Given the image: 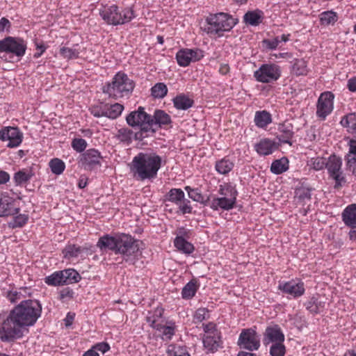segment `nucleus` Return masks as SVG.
<instances>
[{
	"label": "nucleus",
	"instance_id": "obj_1",
	"mask_svg": "<svg viewBox=\"0 0 356 356\" xmlns=\"http://www.w3.org/2000/svg\"><path fill=\"white\" fill-rule=\"evenodd\" d=\"M42 309L37 300H22L0 323V340L10 343L22 339L41 316Z\"/></svg>",
	"mask_w": 356,
	"mask_h": 356
},
{
	"label": "nucleus",
	"instance_id": "obj_2",
	"mask_svg": "<svg viewBox=\"0 0 356 356\" xmlns=\"http://www.w3.org/2000/svg\"><path fill=\"white\" fill-rule=\"evenodd\" d=\"M188 197L195 202L204 206H209L212 210L229 211L236 203L238 191L235 186L231 183H224L219 186L218 193L219 196L211 195L205 197L197 188H193L189 186L184 187Z\"/></svg>",
	"mask_w": 356,
	"mask_h": 356
},
{
	"label": "nucleus",
	"instance_id": "obj_3",
	"mask_svg": "<svg viewBox=\"0 0 356 356\" xmlns=\"http://www.w3.org/2000/svg\"><path fill=\"white\" fill-rule=\"evenodd\" d=\"M162 166V158L155 152H140L131 161L130 170L138 181H152L156 178Z\"/></svg>",
	"mask_w": 356,
	"mask_h": 356
},
{
	"label": "nucleus",
	"instance_id": "obj_4",
	"mask_svg": "<svg viewBox=\"0 0 356 356\" xmlns=\"http://www.w3.org/2000/svg\"><path fill=\"white\" fill-rule=\"evenodd\" d=\"M204 31L211 36L222 37L237 24V19L225 13L211 14L206 18Z\"/></svg>",
	"mask_w": 356,
	"mask_h": 356
},
{
	"label": "nucleus",
	"instance_id": "obj_5",
	"mask_svg": "<svg viewBox=\"0 0 356 356\" xmlns=\"http://www.w3.org/2000/svg\"><path fill=\"white\" fill-rule=\"evenodd\" d=\"M134 88V83L128 76L118 72L111 82L106 83L103 87V92L110 98L118 99L129 95Z\"/></svg>",
	"mask_w": 356,
	"mask_h": 356
},
{
	"label": "nucleus",
	"instance_id": "obj_6",
	"mask_svg": "<svg viewBox=\"0 0 356 356\" xmlns=\"http://www.w3.org/2000/svg\"><path fill=\"white\" fill-rule=\"evenodd\" d=\"M99 15L107 24L113 26L124 24L135 17L131 8L120 10L115 4L102 6L99 9Z\"/></svg>",
	"mask_w": 356,
	"mask_h": 356
},
{
	"label": "nucleus",
	"instance_id": "obj_7",
	"mask_svg": "<svg viewBox=\"0 0 356 356\" xmlns=\"http://www.w3.org/2000/svg\"><path fill=\"white\" fill-rule=\"evenodd\" d=\"M164 210L173 213L175 209L170 207V203H173L178 207L179 211L182 214L191 213L193 207L191 202L185 197L184 192L181 188H171L164 195Z\"/></svg>",
	"mask_w": 356,
	"mask_h": 356
},
{
	"label": "nucleus",
	"instance_id": "obj_8",
	"mask_svg": "<svg viewBox=\"0 0 356 356\" xmlns=\"http://www.w3.org/2000/svg\"><path fill=\"white\" fill-rule=\"evenodd\" d=\"M142 245L141 241L135 239L131 235L120 234L117 254H122L125 261L133 263L134 258L139 253Z\"/></svg>",
	"mask_w": 356,
	"mask_h": 356
},
{
	"label": "nucleus",
	"instance_id": "obj_9",
	"mask_svg": "<svg viewBox=\"0 0 356 356\" xmlns=\"http://www.w3.org/2000/svg\"><path fill=\"white\" fill-rule=\"evenodd\" d=\"M126 121L130 127L140 129L142 133L154 134V130L151 128L152 115L147 113L142 106L131 111L126 117Z\"/></svg>",
	"mask_w": 356,
	"mask_h": 356
},
{
	"label": "nucleus",
	"instance_id": "obj_10",
	"mask_svg": "<svg viewBox=\"0 0 356 356\" xmlns=\"http://www.w3.org/2000/svg\"><path fill=\"white\" fill-rule=\"evenodd\" d=\"M26 42L22 38L8 36L0 40V52L8 53L22 58L25 55Z\"/></svg>",
	"mask_w": 356,
	"mask_h": 356
},
{
	"label": "nucleus",
	"instance_id": "obj_11",
	"mask_svg": "<svg viewBox=\"0 0 356 356\" xmlns=\"http://www.w3.org/2000/svg\"><path fill=\"white\" fill-rule=\"evenodd\" d=\"M280 76V67L274 63L263 64L254 72L256 81L263 83L276 81Z\"/></svg>",
	"mask_w": 356,
	"mask_h": 356
},
{
	"label": "nucleus",
	"instance_id": "obj_12",
	"mask_svg": "<svg viewBox=\"0 0 356 356\" xmlns=\"http://www.w3.org/2000/svg\"><path fill=\"white\" fill-rule=\"evenodd\" d=\"M237 345L249 351L257 350L260 347V336L255 328L243 329L239 334Z\"/></svg>",
	"mask_w": 356,
	"mask_h": 356
},
{
	"label": "nucleus",
	"instance_id": "obj_13",
	"mask_svg": "<svg viewBox=\"0 0 356 356\" xmlns=\"http://www.w3.org/2000/svg\"><path fill=\"white\" fill-rule=\"evenodd\" d=\"M334 95L330 91L322 92L316 104V116L321 120H325L334 108Z\"/></svg>",
	"mask_w": 356,
	"mask_h": 356
},
{
	"label": "nucleus",
	"instance_id": "obj_14",
	"mask_svg": "<svg viewBox=\"0 0 356 356\" xmlns=\"http://www.w3.org/2000/svg\"><path fill=\"white\" fill-rule=\"evenodd\" d=\"M22 140L23 133L18 127H5L0 129V140L8 141V147L15 148L19 146Z\"/></svg>",
	"mask_w": 356,
	"mask_h": 356
},
{
	"label": "nucleus",
	"instance_id": "obj_15",
	"mask_svg": "<svg viewBox=\"0 0 356 356\" xmlns=\"http://www.w3.org/2000/svg\"><path fill=\"white\" fill-rule=\"evenodd\" d=\"M102 156L97 149L91 148L80 155L79 164L86 170H92L101 165Z\"/></svg>",
	"mask_w": 356,
	"mask_h": 356
},
{
	"label": "nucleus",
	"instance_id": "obj_16",
	"mask_svg": "<svg viewBox=\"0 0 356 356\" xmlns=\"http://www.w3.org/2000/svg\"><path fill=\"white\" fill-rule=\"evenodd\" d=\"M341 159L336 155H332L327 159L326 168L330 175L335 180V187L341 186L343 180L341 172Z\"/></svg>",
	"mask_w": 356,
	"mask_h": 356
},
{
	"label": "nucleus",
	"instance_id": "obj_17",
	"mask_svg": "<svg viewBox=\"0 0 356 356\" xmlns=\"http://www.w3.org/2000/svg\"><path fill=\"white\" fill-rule=\"evenodd\" d=\"M284 334L277 325L268 326L264 333L263 343L265 346L284 341Z\"/></svg>",
	"mask_w": 356,
	"mask_h": 356
},
{
	"label": "nucleus",
	"instance_id": "obj_18",
	"mask_svg": "<svg viewBox=\"0 0 356 356\" xmlns=\"http://www.w3.org/2000/svg\"><path fill=\"white\" fill-rule=\"evenodd\" d=\"M278 289L283 293L290 295L293 298L302 296L305 293L303 282H296L293 280L280 283Z\"/></svg>",
	"mask_w": 356,
	"mask_h": 356
},
{
	"label": "nucleus",
	"instance_id": "obj_19",
	"mask_svg": "<svg viewBox=\"0 0 356 356\" xmlns=\"http://www.w3.org/2000/svg\"><path fill=\"white\" fill-rule=\"evenodd\" d=\"M118 242L119 234L115 236L105 234L99 238L96 246L99 248L102 252L111 250L114 252L115 254H117Z\"/></svg>",
	"mask_w": 356,
	"mask_h": 356
},
{
	"label": "nucleus",
	"instance_id": "obj_20",
	"mask_svg": "<svg viewBox=\"0 0 356 356\" xmlns=\"http://www.w3.org/2000/svg\"><path fill=\"white\" fill-rule=\"evenodd\" d=\"M20 211L19 207H15V200L9 196L0 197V217L15 216Z\"/></svg>",
	"mask_w": 356,
	"mask_h": 356
},
{
	"label": "nucleus",
	"instance_id": "obj_21",
	"mask_svg": "<svg viewBox=\"0 0 356 356\" xmlns=\"http://www.w3.org/2000/svg\"><path fill=\"white\" fill-rule=\"evenodd\" d=\"M280 135L277 138L282 143L292 145L291 140L294 135L293 125L289 122H284L278 125Z\"/></svg>",
	"mask_w": 356,
	"mask_h": 356
},
{
	"label": "nucleus",
	"instance_id": "obj_22",
	"mask_svg": "<svg viewBox=\"0 0 356 356\" xmlns=\"http://www.w3.org/2000/svg\"><path fill=\"white\" fill-rule=\"evenodd\" d=\"M171 122V118L168 113L162 110H156L152 116L151 128L154 134L158 128L170 124Z\"/></svg>",
	"mask_w": 356,
	"mask_h": 356
},
{
	"label": "nucleus",
	"instance_id": "obj_23",
	"mask_svg": "<svg viewBox=\"0 0 356 356\" xmlns=\"http://www.w3.org/2000/svg\"><path fill=\"white\" fill-rule=\"evenodd\" d=\"M154 330L161 334V339L163 341H170L175 334L177 325L174 321H168L165 325L161 323L159 325H156Z\"/></svg>",
	"mask_w": 356,
	"mask_h": 356
},
{
	"label": "nucleus",
	"instance_id": "obj_24",
	"mask_svg": "<svg viewBox=\"0 0 356 356\" xmlns=\"http://www.w3.org/2000/svg\"><path fill=\"white\" fill-rule=\"evenodd\" d=\"M276 149L275 143L268 138L261 139L254 145L255 151L261 156L271 154Z\"/></svg>",
	"mask_w": 356,
	"mask_h": 356
},
{
	"label": "nucleus",
	"instance_id": "obj_25",
	"mask_svg": "<svg viewBox=\"0 0 356 356\" xmlns=\"http://www.w3.org/2000/svg\"><path fill=\"white\" fill-rule=\"evenodd\" d=\"M342 220L344 224L353 229L356 228V204H352L345 208L342 212Z\"/></svg>",
	"mask_w": 356,
	"mask_h": 356
},
{
	"label": "nucleus",
	"instance_id": "obj_26",
	"mask_svg": "<svg viewBox=\"0 0 356 356\" xmlns=\"http://www.w3.org/2000/svg\"><path fill=\"white\" fill-rule=\"evenodd\" d=\"M234 167V161L228 156L217 160L215 163V170L218 174L222 175H227L233 170Z\"/></svg>",
	"mask_w": 356,
	"mask_h": 356
},
{
	"label": "nucleus",
	"instance_id": "obj_27",
	"mask_svg": "<svg viewBox=\"0 0 356 356\" xmlns=\"http://www.w3.org/2000/svg\"><path fill=\"white\" fill-rule=\"evenodd\" d=\"M34 175L31 168H23L14 174L13 181L16 186H22L27 184Z\"/></svg>",
	"mask_w": 356,
	"mask_h": 356
},
{
	"label": "nucleus",
	"instance_id": "obj_28",
	"mask_svg": "<svg viewBox=\"0 0 356 356\" xmlns=\"http://www.w3.org/2000/svg\"><path fill=\"white\" fill-rule=\"evenodd\" d=\"M203 344L208 351L214 353L218 350L220 345V339L218 333L214 334H204Z\"/></svg>",
	"mask_w": 356,
	"mask_h": 356
},
{
	"label": "nucleus",
	"instance_id": "obj_29",
	"mask_svg": "<svg viewBox=\"0 0 356 356\" xmlns=\"http://www.w3.org/2000/svg\"><path fill=\"white\" fill-rule=\"evenodd\" d=\"M174 106L178 110L186 111L191 108L194 104L193 99L190 98L185 94H179L173 99Z\"/></svg>",
	"mask_w": 356,
	"mask_h": 356
},
{
	"label": "nucleus",
	"instance_id": "obj_30",
	"mask_svg": "<svg viewBox=\"0 0 356 356\" xmlns=\"http://www.w3.org/2000/svg\"><path fill=\"white\" fill-rule=\"evenodd\" d=\"M254 122L257 127L264 129L272 122V115L265 110L256 111Z\"/></svg>",
	"mask_w": 356,
	"mask_h": 356
},
{
	"label": "nucleus",
	"instance_id": "obj_31",
	"mask_svg": "<svg viewBox=\"0 0 356 356\" xmlns=\"http://www.w3.org/2000/svg\"><path fill=\"white\" fill-rule=\"evenodd\" d=\"M263 18V12L259 10H255L248 11L243 16V21L247 24L256 26L261 23Z\"/></svg>",
	"mask_w": 356,
	"mask_h": 356
},
{
	"label": "nucleus",
	"instance_id": "obj_32",
	"mask_svg": "<svg viewBox=\"0 0 356 356\" xmlns=\"http://www.w3.org/2000/svg\"><path fill=\"white\" fill-rule=\"evenodd\" d=\"M86 247L78 246L74 244H68L63 250V257L67 259L77 258L82 252L87 250Z\"/></svg>",
	"mask_w": 356,
	"mask_h": 356
},
{
	"label": "nucleus",
	"instance_id": "obj_33",
	"mask_svg": "<svg viewBox=\"0 0 356 356\" xmlns=\"http://www.w3.org/2000/svg\"><path fill=\"white\" fill-rule=\"evenodd\" d=\"M60 56L65 59H76L80 54V47L78 44H74L72 47H61L59 49Z\"/></svg>",
	"mask_w": 356,
	"mask_h": 356
},
{
	"label": "nucleus",
	"instance_id": "obj_34",
	"mask_svg": "<svg viewBox=\"0 0 356 356\" xmlns=\"http://www.w3.org/2000/svg\"><path fill=\"white\" fill-rule=\"evenodd\" d=\"M174 245L179 251L187 254L192 253L195 250L192 243L181 237H176L175 238Z\"/></svg>",
	"mask_w": 356,
	"mask_h": 356
},
{
	"label": "nucleus",
	"instance_id": "obj_35",
	"mask_svg": "<svg viewBox=\"0 0 356 356\" xmlns=\"http://www.w3.org/2000/svg\"><path fill=\"white\" fill-rule=\"evenodd\" d=\"M199 286L195 280H191L182 289L181 297L184 299L189 300L193 298L198 289Z\"/></svg>",
	"mask_w": 356,
	"mask_h": 356
},
{
	"label": "nucleus",
	"instance_id": "obj_36",
	"mask_svg": "<svg viewBox=\"0 0 356 356\" xmlns=\"http://www.w3.org/2000/svg\"><path fill=\"white\" fill-rule=\"evenodd\" d=\"M289 169V160L286 157L274 161L270 166V171L275 175H280Z\"/></svg>",
	"mask_w": 356,
	"mask_h": 356
},
{
	"label": "nucleus",
	"instance_id": "obj_37",
	"mask_svg": "<svg viewBox=\"0 0 356 356\" xmlns=\"http://www.w3.org/2000/svg\"><path fill=\"white\" fill-rule=\"evenodd\" d=\"M163 314V308L158 307L153 312H149L147 316V321L152 328L155 329L156 325H159L161 324L159 321L162 318Z\"/></svg>",
	"mask_w": 356,
	"mask_h": 356
},
{
	"label": "nucleus",
	"instance_id": "obj_38",
	"mask_svg": "<svg viewBox=\"0 0 356 356\" xmlns=\"http://www.w3.org/2000/svg\"><path fill=\"white\" fill-rule=\"evenodd\" d=\"M62 273H63L64 284L77 283L81 279L80 274L73 268L63 270Z\"/></svg>",
	"mask_w": 356,
	"mask_h": 356
},
{
	"label": "nucleus",
	"instance_id": "obj_39",
	"mask_svg": "<svg viewBox=\"0 0 356 356\" xmlns=\"http://www.w3.org/2000/svg\"><path fill=\"white\" fill-rule=\"evenodd\" d=\"M133 131L127 128H122L118 130L114 138L120 143L130 144L132 141Z\"/></svg>",
	"mask_w": 356,
	"mask_h": 356
},
{
	"label": "nucleus",
	"instance_id": "obj_40",
	"mask_svg": "<svg viewBox=\"0 0 356 356\" xmlns=\"http://www.w3.org/2000/svg\"><path fill=\"white\" fill-rule=\"evenodd\" d=\"M44 282L49 286H60L64 285L63 273L62 270L53 273L44 278Z\"/></svg>",
	"mask_w": 356,
	"mask_h": 356
},
{
	"label": "nucleus",
	"instance_id": "obj_41",
	"mask_svg": "<svg viewBox=\"0 0 356 356\" xmlns=\"http://www.w3.org/2000/svg\"><path fill=\"white\" fill-rule=\"evenodd\" d=\"M319 17L321 24L324 26L333 25L338 19L337 13L332 10L324 11Z\"/></svg>",
	"mask_w": 356,
	"mask_h": 356
},
{
	"label": "nucleus",
	"instance_id": "obj_42",
	"mask_svg": "<svg viewBox=\"0 0 356 356\" xmlns=\"http://www.w3.org/2000/svg\"><path fill=\"white\" fill-rule=\"evenodd\" d=\"M124 110L123 105L119 103H115L113 104H106V118L110 119H116L118 118Z\"/></svg>",
	"mask_w": 356,
	"mask_h": 356
},
{
	"label": "nucleus",
	"instance_id": "obj_43",
	"mask_svg": "<svg viewBox=\"0 0 356 356\" xmlns=\"http://www.w3.org/2000/svg\"><path fill=\"white\" fill-rule=\"evenodd\" d=\"M176 59L179 66L187 67L191 63L188 49H182L176 54Z\"/></svg>",
	"mask_w": 356,
	"mask_h": 356
},
{
	"label": "nucleus",
	"instance_id": "obj_44",
	"mask_svg": "<svg viewBox=\"0 0 356 356\" xmlns=\"http://www.w3.org/2000/svg\"><path fill=\"white\" fill-rule=\"evenodd\" d=\"M167 93L168 88L164 83H157L151 88V95L156 99H163Z\"/></svg>",
	"mask_w": 356,
	"mask_h": 356
},
{
	"label": "nucleus",
	"instance_id": "obj_45",
	"mask_svg": "<svg viewBox=\"0 0 356 356\" xmlns=\"http://www.w3.org/2000/svg\"><path fill=\"white\" fill-rule=\"evenodd\" d=\"M307 63L303 59L295 60L293 66L292 72L296 76L305 75L307 73Z\"/></svg>",
	"mask_w": 356,
	"mask_h": 356
},
{
	"label": "nucleus",
	"instance_id": "obj_46",
	"mask_svg": "<svg viewBox=\"0 0 356 356\" xmlns=\"http://www.w3.org/2000/svg\"><path fill=\"white\" fill-rule=\"evenodd\" d=\"M49 165L52 173L56 175H61L65 168V163L58 158L51 159L49 163Z\"/></svg>",
	"mask_w": 356,
	"mask_h": 356
},
{
	"label": "nucleus",
	"instance_id": "obj_47",
	"mask_svg": "<svg viewBox=\"0 0 356 356\" xmlns=\"http://www.w3.org/2000/svg\"><path fill=\"white\" fill-rule=\"evenodd\" d=\"M29 220V216L26 214H19L15 216L10 222L8 225L10 228L15 229L17 227H22L24 226Z\"/></svg>",
	"mask_w": 356,
	"mask_h": 356
},
{
	"label": "nucleus",
	"instance_id": "obj_48",
	"mask_svg": "<svg viewBox=\"0 0 356 356\" xmlns=\"http://www.w3.org/2000/svg\"><path fill=\"white\" fill-rule=\"evenodd\" d=\"M209 318V310L205 307L198 308L193 315V322L198 323Z\"/></svg>",
	"mask_w": 356,
	"mask_h": 356
},
{
	"label": "nucleus",
	"instance_id": "obj_49",
	"mask_svg": "<svg viewBox=\"0 0 356 356\" xmlns=\"http://www.w3.org/2000/svg\"><path fill=\"white\" fill-rule=\"evenodd\" d=\"M271 356H284L286 353V348L284 342L275 343L272 344L269 350Z\"/></svg>",
	"mask_w": 356,
	"mask_h": 356
},
{
	"label": "nucleus",
	"instance_id": "obj_50",
	"mask_svg": "<svg viewBox=\"0 0 356 356\" xmlns=\"http://www.w3.org/2000/svg\"><path fill=\"white\" fill-rule=\"evenodd\" d=\"M345 161L347 170L356 176V157L353 156V154L348 152L345 156Z\"/></svg>",
	"mask_w": 356,
	"mask_h": 356
},
{
	"label": "nucleus",
	"instance_id": "obj_51",
	"mask_svg": "<svg viewBox=\"0 0 356 356\" xmlns=\"http://www.w3.org/2000/svg\"><path fill=\"white\" fill-rule=\"evenodd\" d=\"M71 146L76 152H83L87 147L88 143L85 139L75 138L72 140Z\"/></svg>",
	"mask_w": 356,
	"mask_h": 356
},
{
	"label": "nucleus",
	"instance_id": "obj_52",
	"mask_svg": "<svg viewBox=\"0 0 356 356\" xmlns=\"http://www.w3.org/2000/svg\"><path fill=\"white\" fill-rule=\"evenodd\" d=\"M106 104L102 103L99 105L92 106L90 108V113L95 118H106Z\"/></svg>",
	"mask_w": 356,
	"mask_h": 356
},
{
	"label": "nucleus",
	"instance_id": "obj_53",
	"mask_svg": "<svg viewBox=\"0 0 356 356\" xmlns=\"http://www.w3.org/2000/svg\"><path fill=\"white\" fill-rule=\"evenodd\" d=\"M296 193L299 200L302 201L310 200L312 197V189L309 188H299L296 191Z\"/></svg>",
	"mask_w": 356,
	"mask_h": 356
},
{
	"label": "nucleus",
	"instance_id": "obj_54",
	"mask_svg": "<svg viewBox=\"0 0 356 356\" xmlns=\"http://www.w3.org/2000/svg\"><path fill=\"white\" fill-rule=\"evenodd\" d=\"M262 43L267 49L274 50L279 47L281 43V40H280V37L277 36L273 39H264L263 40Z\"/></svg>",
	"mask_w": 356,
	"mask_h": 356
},
{
	"label": "nucleus",
	"instance_id": "obj_55",
	"mask_svg": "<svg viewBox=\"0 0 356 356\" xmlns=\"http://www.w3.org/2000/svg\"><path fill=\"white\" fill-rule=\"evenodd\" d=\"M312 166L315 170H321L324 168H326L327 159L323 157H316L315 159H312Z\"/></svg>",
	"mask_w": 356,
	"mask_h": 356
},
{
	"label": "nucleus",
	"instance_id": "obj_56",
	"mask_svg": "<svg viewBox=\"0 0 356 356\" xmlns=\"http://www.w3.org/2000/svg\"><path fill=\"white\" fill-rule=\"evenodd\" d=\"M191 62L200 60L204 56V51L198 48L188 49Z\"/></svg>",
	"mask_w": 356,
	"mask_h": 356
},
{
	"label": "nucleus",
	"instance_id": "obj_57",
	"mask_svg": "<svg viewBox=\"0 0 356 356\" xmlns=\"http://www.w3.org/2000/svg\"><path fill=\"white\" fill-rule=\"evenodd\" d=\"M6 298L11 303H16L22 299L23 294L17 290H11L7 292Z\"/></svg>",
	"mask_w": 356,
	"mask_h": 356
},
{
	"label": "nucleus",
	"instance_id": "obj_58",
	"mask_svg": "<svg viewBox=\"0 0 356 356\" xmlns=\"http://www.w3.org/2000/svg\"><path fill=\"white\" fill-rule=\"evenodd\" d=\"M306 308L312 314H318L319 312L316 300L314 298L307 302Z\"/></svg>",
	"mask_w": 356,
	"mask_h": 356
},
{
	"label": "nucleus",
	"instance_id": "obj_59",
	"mask_svg": "<svg viewBox=\"0 0 356 356\" xmlns=\"http://www.w3.org/2000/svg\"><path fill=\"white\" fill-rule=\"evenodd\" d=\"M93 348L96 350V352L99 351L103 354L108 352L111 348L110 345L106 342L97 343L93 346Z\"/></svg>",
	"mask_w": 356,
	"mask_h": 356
},
{
	"label": "nucleus",
	"instance_id": "obj_60",
	"mask_svg": "<svg viewBox=\"0 0 356 356\" xmlns=\"http://www.w3.org/2000/svg\"><path fill=\"white\" fill-rule=\"evenodd\" d=\"M35 48L37 49V52H35L33 55V57L35 58H38L41 56V55L47 49V47L42 42H35Z\"/></svg>",
	"mask_w": 356,
	"mask_h": 356
},
{
	"label": "nucleus",
	"instance_id": "obj_61",
	"mask_svg": "<svg viewBox=\"0 0 356 356\" xmlns=\"http://www.w3.org/2000/svg\"><path fill=\"white\" fill-rule=\"evenodd\" d=\"M203 330L205 332V334H214V333H218V331L216 328V324L213 323H209L207 324H202Z\"/></svg>",
	"mask_w": 356,
	"mask_h": 356
},
{
	"label": "nucleus",
	"instance_id": "obj_62",
	"mask_svg": "<svg viewBox=\"0 0 356 356\" xmlns=\"http://www.w3.org/2000/svg\"><path fill=\"white\" fill-rule=\"evenodd\" d=\"M11 27V23L10 22L6 17H2L0 19V32H4L6 30L7 31H9V29Z\"/></svg>",
	"mask_w": 356,
	"mask_h": 356
},
{
	"label": "nucleus",
	"instance_id": "obj_63",
	"mask_svg": "<svg viewBox=\"0 0 356 356\" xmlns=\"http://www.w3.org/2000/svg\"><path fill=\"white\" fill-rule=\"evenodd\" d=\"M10 180V175L3 170H0V185L6 184Z\"/></svg>",
	"mask_w": 356,
	"mask_h": 356
},
{
	"label": "nucleus",
	"instance_id": "obj_64",
	"mask_svg": "<svg viewBox=\"0 0 356 356\" xmlns=\"http://www.w3.org/2000/svg\"><path fill=\"white\" fill-rule=\"evenodd\" d=\"M347 87L351 92H356V77L350 79L348 81Z\"/></svg>",
	"mask_w": 356,
	"mask_h": 356
}]
</instances>
